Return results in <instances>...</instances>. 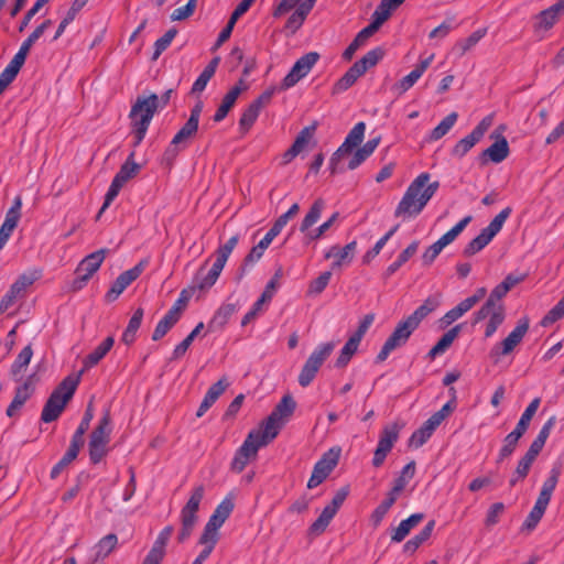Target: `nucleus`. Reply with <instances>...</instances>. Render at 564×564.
<instances>
[{"label": "nucleus", "instance_id": "nucleus-1", "mask_svg": "<svg viewBox=\"0 0 564 564\" xmlns=\"http://www.w3.org/2000/svg\"><path fill=\"white\" fill-rule=\"evenodd\" d=\"M430 178L429 173H421L411 182L394 210L395 217L414 218L421 214L440 187L437 181L429 183Z\"/></svg>", "mask_w": 564, "mask_h": 564}, {"label": "nucleus", "instance_id": "nucleus-2", "mask_svg": "<svg viewBox=\"0 0 564 564\" xmlns=\"http://www.w3.org/2000/svg\"><path fill=\"white\" fill-rule=\"evenodd\" d=\"M159 109V96L151 94L148 97L139 96L131 107L129 118L131 120V133L133 148H137L144 139L151 120Z\"/></svg>", "mask_w": 564, "mask_h": 564}, {"label": "nucleus", "instance_id": "nucleus-3", "mask_svg": "<svg viewBox=\"0 0 564 564\" xmlns=\"http://www.w3.org/2000/svg\"><path fill=\"white\" fill-rule=\"evenodd\" d=\"M78 383L79 376H67L62 380V382L53 390L44 404L41 414V420L43 422L51 423L59 417L66 404L73 398Z\"/></svg>", "mask_w": 564, "mask_h": 564}, {"label": "nucleus", "instance_id": "nucleus-4", "mask_svg": "<svg viewBox=\"0 0 564 564\" xmlns=\"http://www.w3.org/2000/svg\"><path fill=\"white\" fill-rule=\"evenodd\" d=\"M383 57V51L379 47L369 51L364 57L355 62L351 67L336 82L333 94H340L350 88L357 79L369 68L376 66Z\"/></svg>", "mask_w": 564, "mask_h": 564}, {"label": "nucleus", "instance_id": "nucleus-5", "mask_svg": "<svg viewBox=\"0 0 564 564\" xmlns=\"http://www.w3.org/2000/svg\"><path fill=\"white\" fill-rule=\"evenodd\" d=\"M296 408V402L292 395L285 394L275 405L271 414L261 425V433L267 440L273 441L284 423L292 416Z\"/></svg>", "mask_w": 564, "mask_h": 564}, {"label": "nucleus", "instance_id": "nucleus-6", "mask_svg": "<svg viewBox=\"0 0 564 564\" xmlns=\"http://www.w3.org/2000/svg\"><path fill=\"white\" fill-rule=\"evenodd\" d=\"M325 207V202L323 198H317L313 205L311 206L308 213L305 215L304 219L300 225V231L305 234V243H311L312 241L318 240L322 238L325 232L333 226V224L337 220L339 214L334 213L328 220L323 223L318 228L314 230H310L313 225L317 223L321 218L322 212Z\"/></svg>", "mask_w": 564, "mask_h": 564}, {"label": "nucleus", "instance_id": "nucleus-7", "mask_svg": "<svg viewBox=\"0 0 564 564\" xmlns=\"http://www.w3.org/2000/svg\"><path fill=\"white\" fill-rule=\"evenodd\" d=\"M111 415L106 410L89 437V458L93 464H98L107 454V445L110 442Z\"/></svg>", "mask_w": 564, "mask_h": 564}, {"label": "nucleus", "instance_id": "nucleus-8", "mask_svg": "<svg viewBox=\"0 0 564 564\" xmlns=\"http://www.w3.org/2000/svg\"><path fill=\"white\" fill-rule=\"evenodd\" d=\"M512 209L511 207L503 208L491 221L490 224L481 229L480 234L471 239L463 250L464 257H471L479 251H481L489 242L494 239V237L502 229L503 224L507 218L510 216Z\"/></svg>", "mask_w": 564, "mask_h": 564}, {"label": "nucleus", "instance_id": "nucleus-9", "mask_svg": "<svg viewBox=\"0 0 564 564\" xmlns=\"http://www.w3.org/2000/svg\"><path fill=\"white\" fill-rule=\"evenodd\" d=\"M270 442L261 431H251L236 452L231 462V469L235 473H241L247 464L257 457L259 448L268 445Z\"/></svg>", "mask_w": 564, "mask_h": 564}, {"label": "nucleus", "instance_id": "nucleus-10", "mask_svg": "<svg viewBox=\"0 0 564 564\" xmlns=\"http://www.w3.org/2000/svg\"><path fill=\"white\" fill-rule=\"evenodd\" d=\"M205 488L203 485H198L193 489V492L186 502V505L181 510V523L182 528L177 535L178 542L183 543L186 541L197 522V511L199 509V505L204 498Z\"/></svg>", "mask_w": 564, "mask_h": 564}, {"label": "nucleus", "instance_id": "nucleus-11", "mask_svg": "<svg viewBox=\"0 0 564 564\" xmlns=\"http://www.w3.org/2000/svg\"><path fill=\"white\" fill-rule=\"evenodd\" d=\"M335 346L336 344L334 341H328L318 345L313 350L299 375V384L301 387L305 388L312 383L324 361L335 349Z\"/></svg>", "mask_w": 564, "mask_h": 564}, {"label": "nucleus", "instance_id": "nucleus-12", "mask_svg": "<svg viewBox=\"0 0 564 564\" xmlns=\"http://www.w3.org/2000/svg\"><path fill=\"white\" fill-rule=\"evenodd\" d=\"M529 330V319L523 317L519 319L517 326L501 341L492 346L489 351V358L497 365L502 357L510 355L514 348L523 340Z\"/></svg>", "mask_w": 564, "mask_h": 564}, {"label": "nucleus", "instance_id": "nucleus-13", "mask_svg": "<svg viewBox=\"0 0 564 564\" xmlns=\"http://www.w3.org/2000/svg\"><path fill=\"white\" fill-rule=\"evenodd\" d=\"M108 252V249H99L86 256L79 262L76 269L77 278L73 281L72 285L74 291H79L86 285L90 278L98 271Z\"/></svg>", "mask_w": 564, "mask_h": 564}, {"label": "nucleus", "instance_id": "nucleus-14", "mask_svg": "<svg viewBox=\"0 0 564 564\" xmlns=\"http://www.w3.org/2000/svg\"><path fill=\"white\" fill-rule=\"evenodd\" d=\"M401 429L402 424H399L398 422L388 424L382 429L377 448L373 453V467L378 468L382 466L387 455L390 453L394 443L398 441Z\"/></svg>", "mask_w": 564, "mask_h": 564}, {"label": "nucleus", "instance_id": "nucleus-15", "mask_svg": "<svg viewBox=\"0 0 564 564\" xmlns=\"http://www.w3.org/2000/svg\"><path fill=\"white\" fill-rule=\"evenodd\" d=\"M494 122V115H488L474 128V130L459 140L452 149V155L458 159L465 156L478 143Z\"/></svg>", "mask_w": 564, "mask_h": 564}, {"label": "nucleus", "instance_id": "nucleus-16", "mask_svg": "<svg viewBox=\"0 0 564 564\" xmlns=\"http://www.w3.org/2000/svg\"><path fill=\"white\" fill-rule=\"evenodd\" d=\"M319 59V55L316 52H310L300 57L291 70L283 78L280 90H286L297 84L303 77H305L313 66Z\"/></svg>", "mask_w": 564, "mask_h": 564}, {"label": "nucleus", "instance_id": "nucleus-17", "mask_svg": "<svg viewBox=\"0 0 564 564\" xmlns=\"http://www.w3.org/2000/svg\"><path fill=\"white\" fill-rule=\"evenodd\" d=\"M414 330L415 329H413L406 322H400L384 341L381 350L376 357V361H384L393 350L403 347Z\"/></svg>", "mask_w": 564, "mask_h": 564}, {"label": "nucleus", "instance_id": "nucleus-18", "mask_svg": "<svg viewBox=\"0 0 564 564\" xmlns=\"http://www.w3.org/2000/svg\"><path fill=\"white\" fill-rule=\"evenodd\" d=\"M339 455V448H330L315 464L313 473L307 481V487L310 489L317 487L328 477V475L338 464Z\"/></svg>", "mask_w": 564, "mask_h": 564}, {"label": "nucleus", "instance_id": "nucleus-19", "mask_svg": "<svg viewBox=\"0 0 564 564\" xmlns=\"http://www.w3.org/2000/svg\"><path fill=\"white\" fill-rule=\"evenodd\" d=\"M276 88L271 87L267 90H264L257 99H254L247 109L242 112L240 119H239V129L247 133L250 128L256 122L257 118L259 117V113L261 109H263L265 106H268L271 102V99L275 93Z\"/></svg>", "mask_w": 564, "mask_h": 564}, {"label": "nucleus", "instance_id": "nucleus-20", "mask_svg": "<svg viewBox=\"0 0 564 564\" xmlns=\"http://www.w3.org/2000/svg\"><path fill=\"white\" fill-rule=\"evenodd\" d=\"M147 265L148 260L143 259L133 268L119 274L109 291L106 293V301L109 303L116 301L119 295L142 274Z\"/></svg>", "mask_w": 564, "mask_h": 564}, {"label": "nucleus", "instance_id": "nucleus-21", "mask_svg": "<svg viewBox=\"0 0 564 564\" xmlns=\"http://www.w3.org/2000/svg\"><path fill=\"white\" fill-rule=\"evenodd\" d=\"M505 130V126H500L497 131L491 133L490 138L495 139V142L482 151L480 154L481 163L485 164L488 161L492 163H501L505 161L510 153L509 144L507 139L501 134Z\"/></svg>", "mask_w": 564, "mask_h": 564}, {"label": "nucleus", "instance_id": "nucleus-22", "mask_svg": "<svg viewBox=\"0 0 564 564\" xmlns=\"http://www.w3.org/2000/svg\"><path fill=\"white\" fill-rule=\"evenodd\" d=\"M21 206L22 199L20 196H17L13 200V205L7 212L4 221L0 227V250L6 246L19 223L21 217Z\"/></svg>", "mask_w": 564, "mask_h": 564}, {"label": "nucleus", "instance_id": "nucleus-23", "mask_svg": "<svg viewBox=\"0 0 564 564\" xmlns=\"http://www.w3.org/2000/svg\"><path fill=\"white\" fill-rule=\"evenodd\" d=\"M564 10V1H558L557 3L551 6L550 8L541 11L539 14L534 17V32H545L553 28V25L558 20L560 14Z\"/></svg>", "mask_w": 564, "mask_h": 564}, {"label": "nucleus", "instance_id": "nucleus-24", "mask_svg": "<svg viewBox=\"0 0 564 564\" xmlns=\"http://www.w3.org/2000/svg\"><path fill=\"white\" fill-rule=\"evenodd\" d=\"M245 89H247V85H245L243 78H240L239 82L224 96L213 117L215 122H220L227 117L231 108L235 106L239 95Z\"/></svg>", "mask_w": 564, "mask_h": 564}, {"label": "nucleus", "instance_id": "nucleus-25", "mask_svg": "<svg viewBox=\"0 0 564 564\" xmlns=\"http://www.w3.org/2000/svg\"><path fill=\"white\" fill-rule=\"evenodd\" d=\"M434 58V54H431L425 59L421 61L415 68L410 72L406 76H404L402 79H400L398 83H395L392 87L393 91H395L398 95H402L405 91H408L423 75V73L426 70V68L430 66Z\"/></svg>", "mask_w": 564, "mask_h": 564}, {"label": "nucleus", "instance_id": "nucleus-26", "mask_svg": "<svg viewBox=\"0 0 564 564\" xmlns=\"http://www.w3.org/2000/svg\"><path fill=\"white\" fill-rule=\"evenodd\" d=\"M357 247L356 241L347 243L345 247L333 246L325 253V259L335 258L336 260L332 263V269L341 267L344 263H350Z\"/></svg>", "mask_w": 564, "mask_h": 564}, {"label": "nucleus", "instance_id": "nucleus-27", "mask_svg": "<svg viewBox=\"0 0 564 564\" xmlns=\"http://www.w3.org/2000/svg\"><path fill=\"white\" fill-rule=\"evenodd\" d=\"M440 305L438 296H429L422 305H420L404 322H406L413 329H416L420 323Z\"/></svg>", "mask_w": 564, "mask_h": 564}, {"label": "nucleus", "instance_id": "nucleus-28", "mask_svg": "<svg viewBox=\"0 0 564 564\" xmlns=\"http://www.w3.org/2000/svg\"><path fill=\"white\" fill-rule=\"evenodd\" d=\"M33 279L28 275H21L10 288L0 302V314L4 313L15 301V299L31 284Z\"/></svg>", "mask_w": 564, "mask_h": 564}, {"label": "nucleus", "instance_id": "nucleus-29", "mask_svg": "<svg viewBox=\"0 0 564 564\" xmlns=\"http://www.w3.org/2000/svg\"><path fill=\"white\" fill-rule=\"evenodd\" d=\"M229 386L225 378L219 379L216 383H214L206 392L197 412L196 416H203L209 408L216 402V400L225 392L226 388Z\"/></svg>", "mask_w": 564, "mask_h": 564}, {"label": "nucleus", "instance_id": "nucleus-30", "mask_svg": "<svg viewBox=\"0 0 564 564\" xmlns=\"http://www.w3.org/2000/svg\"><path fill=\"white\" fill-rule=\"evenodd\" d=\"M115 339L112 336H108L102 343H100L90 354L84 359V368L79 371L80 377L85 370L96 366L112 348Z\"/></svg>", "mask_w": 564, "mask_h": 564}, {"label": "nucleus", "instance_id": "nucleus-31", "mask_svg": "<svg viewBox=\"0 0 564 564\" xmlns=\"http://www.w3.org/2000/svg\"><path fill=\"white\" fill-rule=\"evenodd\" d=\"M440 425L431 415L420 429L413 432L409 441L410 446L417 448L424 445Z\"/></svg>", "mask_w": 564, "mask_h": 564}, {"label": "nucleus", "instance_id": "nucleus-32", "mask_svg": "<svg viewBox=\"0 0 564 564\" xmlns=\"http://www.w3.org/2000/svg\"><path fill=\"white\" fill-rule=\"evenodd\" d=\"M237 312V305L234 303L223 304L208 323L209 332L221 329L230 319V317Z\"/></svg>", "mask_w": 564, "mask_h": 564}, {"label": "nucleus", "instance_id": "nucleus-33", "mask_svg": "<svg viewBox=\"0 0 564 564\" xmlns=\"http://www.w3.org/2000/svg\"><path fill=\"white\" fill-rule=\"evenodd\" d=\"M199 123L188 120L182 126L177 133L173 137V144H180L186 149L195 139L198 132Z\"/></svg>", "mask_w": 564, "mask_h": 564}, {"label": "nucleus", "instance_id": "nucleus-34", "mask_svg": "<svg viewBox=\"0 0 564 564\" xmlns=\"http://www.w3.org/2000/svg\"><path fill=\"white\" fill-rule=\"evenodd\" d=\"M424 519L423 513H413L408 519L402 520L397 529H394L391 541L399 543L405 539L410 531L415 528Z\"/></svg>", "mask_w": 564, "mask_h": 564}, {"label": "nucleus", "instance_id": "nucleus-35", "mask_svg": "<svg viewBox=\"0 0 564 564\" xmlns=\"http://www.w3.org/2000/svg\"><path fill=\"white\" fill-rule=\"evenodd\" d=\"M420 242L417 240L412 241L398 257V259L387 267L383 272V278L387 280L391 275H393L405 262L409 261L411 257H413L417 249Z\"/></svg>", "mask_w": 564, "mask_h": 564}, {"label": "nucleus", "instance_id": "nucleus-36", "mask_svg": "<svg viewBox=\"0 0 564 564\" xmlns=\"http://www.w3.org/2000/svg\"><path fill=\"white\" fill-rule=\"evenodd\" d=\"M219 63H220V57L219 56H215L208 63V65L203 69L200 75L194 82L193 87H192V94L202 93L206 88L208 82L215 75L216 69H217Z\"/></svg>", "mask_w": 564, "mask_h": 564}, {"label": "nucleus", "instance_id": "nucleus-37", "mask_svg": "<svg viewBox=\"0 0 564 564\" xmlns=\"http://www.w3.org/2000/svg\"><path fill=\"white\" fill-rule=\"evenodd\" d=\"M462 329V325L458 324L447 330L440 339L432 347V349L429 351V356L431 358H435L436 356L443 354L449 346L453 344V341L457 338L459 332Z\"/></svg>", "mask_w": 564, "mask_h": 564}, {"label": "nucleus", "instance_id": "nucleus-38", "mask_svg": "<svg viewBox=\"0 0 564 564\" xmlns=\"http://www.w3.org/2000/svg\"><path fill=\"white\" fill-rule=\"evenodd\" d=\"M143 314H144V312L141 307L137 308L133 312V314L122 334V337H121L122 343H124L126 345H131L134 343L135 337H137V332L140 328L142 319H143Z\"/></svg>", "mask_w": 564, "mask_h": 564}, {"label": "nucleus", "instance_id": "nucleus-39", "mask_svg": "<svg viewBox=\"0 0 564 564\" xmlns=\"http://www.w3.org/2000/svg\"><path fill=\"white\" fill-rule=\"evenodd\" d=\"M435 527V520H430L426 525L414 535L412 539L406 541V543L403 545V550L406 553H414L430 536L432 535V532Z\"/></svg>", "mask_w": 564, "mask_h": 564}, {"label": "nucleus", "instance_id": "nucleus-40", "mask_svg": "<svg viewBox=\"0 0 564 564\" xmlns=\"http://www.w3.org/2000/svg\"><path fill=\"white\" fill-rule=\"evenodd\" d=\"M181 316L169 310L167 313L163 316V318L158 323L153 334L152 340L156 341L163 338L169 330L178 322Z\"/></svg>", "mask_w": 564, "mask_h": 564}, {"label": "nucleus", "instance_id": "nucleus-41", "mask_svg": "<svg viewBox=\"0 0 564 564\" xmlns=\"http://www.w3.org/2000/svg\"><path fill=\"white\" fill-rule=\"evenodd\" d=\"M337 513V510L333 508L332 506L327 505L319 517L311 524L310 527V533L313 535H319L322 534L328 524L330 523L332 519Z\"/></svg>", "mask_w": 564, "mask_h": 564}, {"label": "nucleus", "instance_id": "nucleus-42", "mask_svg": "<svg viewBox=\"0 0 564 564\" xmlns=\"http://www.w3.org/2000/svg\"><path fill=\"white\" fill-rule=\"evenodd\" d=\"M140 167L141 166L134 162V151H132L113 178L124 185L130 178L138 174Z\"/></svg>", "mask_w": 564, "mask_h": 564}, {"label": "nucleus", "instance_id": "nucleus-43", "mask_svg": "<svg viewBox=\"0 0 564 564\" xmlns=\"http://www.w3.org/2000/svg\"><path fill=\"white\" fill-rule=\"evenodd\" d=\"M488 32L487 28H481L473 32L467 39L458 41L454 51L458 52L459 56L465 55L469 50H471L482 37L486 36Z\"/></svg>", "mask_w": 564, "mask_h": 564}, {"label": "nucleus", "instance_id": "nucleus-44", "mask_svg": "<svg viewBox=\"0 0 564 564\" xmlns=\"http://www.w3.org/2000/svg\"><path fill=\"white\" fill-rule=\"evenodd\" d=\"M471 216H466L460 219L452 229L445 232L437 241H435L440 248L443 250L446 246L452 243L458 235L463 232V230L467 227V225L471 221Z\"/></svg>", "mask_w": 564, "mask_h": 564}, {"label": "nucleus", "instance_id": "nucleus-45", "mask_svg": "<svg viewBox=\"0 0 564 564\" xmlns=\"http://www.w3.org/2000/svg\"><path fill=\"white\" fill-rule=\"evenodd\" d=\"M458 115L457 112H451L447 115L432 131L430 134L431 141H437L443 138L455 124L457 121Z\"/></svg>", "mask_w": 564, "mask_h": 564}, {"label": "nucleus", "instance_id": "nucleus-46", "mask_svg": "<svg viewBox=\"0 0 564 564\" xmlns=\"http://www.w3.org/2000/svg\"><path fill=\"white\" fill-rule=\"evenodd\" d=\"M118 538L115 533L104 536L96 545V558L105 560L117 546Z\"/></svg>", "mask_w": 564, "mask_h": 564}, {"label": "nucleus", "instance_id": "nucleus-47", "mask_svg": "<svg viewBox=\"0 0 564 564\" xmlns=\"http://www.w3.org/2000/svg\"><path fill=\"white\" fill-rule=\"evenodd\" d=\"M359 344L360 343L357 339L349 337L335 361V367L345 368L357 351Z\"/></svg>", "mask_w": 564, "mask_h": 564}, {"label": "nucleus", "instance_id": "nucleus-48", "mask_svg": "<svg viewBox=\"0 0 564 564\" xmlns=\"http://www.w3.org/2000/svg\"><path fill=\"white\" fill-rule=\"evenodd\" d=\"M354 151L355 148H352L350 144L347 145V142L344 141V143L334 152L329 160L330 173L336 174L338 172H343L344 169L339 166L340 161L347 155H350Z\"/></svg>", "mask_w": 564, "mask_h": 564}, {"label": "nucleus", "instance_id": "nucleus-49", "mask_svg": "<svg viewBox=\"0 0 564 564\" xmlns=\"http://www.w3.org/2000/svg\"><path fill=\"white\" fill-rule=\"evenodd\" d=\"M540 398H534L522 413L519 422L516 425V430L524 434L530 425V422L536 413L540 405Z\"/></svg>", "mask_w": 564, "mask_h": 564}, {"label": "nucleus", "instance_id": "nucleus-50", "mask_svg": "<svg viewBox=\"0 0 564 564\" xmlns=\"http://www.w3.org/2000/svg\"><path fill=\"white\" fill-rule=\"evenodd\" d=\"M204 328V323H198L195 328L174 348L173 350V359H180L183 357L188 347L192 345L195 337L200 333V330Z\"/></svg>", "mask_w": 564, "mask_h": 564}, {"label": "nucleus", "instance_id": "nucleus-51", "mask_svg": "<svg viewBox=\"0 0 564 564\" xmlns=\"http://www.w3.org/2000/svg\"><path fill=\"white\" fill-rule=\"evenodd\" d=\"M32 356L33 350L31 345H28L20 351L15 361L11 366V373L13 377L17 378L22 372V370L30 364Z\"/></svg>", "mask_w": 564, "mask_h": 564}, {"label": "nucleus", "instance_id": "nucleus-52", "mask_svg": "<svg viewBox=\"0 0 564 564\" xmlns=\"http://www.w3.org/2000/svg\"><path fill=\"white\" fill-rule=\"evenodd\" d=\"M534 460V458L524 454V456L519 460L513 476L510 479V486H514L518 481L523 480L528 476Z\"/></svg>", "mask_w": 564, "mask_h": 564}, {"label": "nucleus", "instance_id": "nucleus-53", "mask_svg": "<svg viewBox=\"0 0 564 564\" xmlns=\"http://www.w3.org/2000/svg\"><path fill=\"white\" fill-rule=\"evenodd\" d=\"M307 14L308 12L300 6L296 8V10L290 15L285 23V30L289 32V34L293 35L302 26Z\"/></svg>", "mask_w": 564, "mask_h": 564}, {"label": "nucleus", "instance_id": "nucleus-54", "mask_svg": "<svg viewBox=\"0 0 564 564\" xmlns=\"http://www.w3.org/2000/svg\"><path fill=\"white\" fill-rule=\"evenodd\" d=\"M471 308L473 307L470 306V303L467 302L466 300H463L442 317V322L445 325H451Z\"/></svg>", "mask_w": 564, "mask_h": 564}, {"label": "nucleus", "instance_id": "nucleus-55", "mask_svg": "<svg viewBox=\"0 0 564 564\" xmlns=\"http://www.w3.org/2000/svg\"><path fill=\"white\" fill-rule=\"evenodd\" d=\"M177 30L175 28H172L165 32L163 36L158 39L154 43V52L152 59L156 61L160 55L170 46L173 39L176 36Z\"/></svg>", "mask_w": 564, "mask_h": 564}, {"label": "nucleus", "instance_id": "nucleus-56", "mask_svg": "<svg viewBox=\"0 0 564 564\" xmlns=\"http://www.w3.org/2000/svg\"><path fill=\"white\" fill-rule=\"evenodd\" d=\"M263 253L264 251L259 250L257 246H254L249 251L239 269V273L237 276L238 281H240L245 276L249 268H251L257 261H259L262 258Z\"/></svg>", "mask_w": 564, "mask_h": 564}, {"label": "nucleus", "instance_id": "nucleus-57", "mask_svg": "<svg viewBox=\"0 0 564 564\" xmlns=\"http://www.w3.org/2000/svg\"><path fill=\"white\" fill-rule=\"evenodd\" d=\"M332 278V271H325L321 273L316 279L311 281L307 290L308 295H318L321 294L329 283Z\"/></svg>", "mask_w": 564, "mask_h": 564}, {"label": "nucleus", "instance_id": "nucleus-58", "mask_svg": "<svg viewBox=\"0 0 564 564\" xmlns=\"http://www.w3.org/2000/svg\"><path fill=\"white\" fill-rule=\"evenodd\" d=\"M29 52L30 51L28 48H25L24 46L21 45L18 53L13 56V58L11 59V62L8 64V66L4 69L8 73H10L12 76L17 77L21 67L25 63Z\"/></svg>", "mask_w": 564, "mask_h": 564}, {"label": "nucleus", "instance_id": "nucleus-59", "mask_svg": "<svg viewBox=\"0 0 564 564\" xmlns=\"http://www.w3.org/2000/svg\"><path fill=\"white\" fill-rule=\"evenodd\" d=\"M204 267L199 269L194 279L193 290L198 289L200 291L210 289L217 281V276L213 275L210 271H208L205 275H203Z\"/></svg>", "mask_w": 564, "mask_h": 564}, {"label": "nucleus", "instance_id": "nucleus-60", "mask_svg": "<svg viewBox=\"0 0 564 564\" xmlns=\"http://www.w3.org/2000/svg\"><path fill=\"white\" fill-rule=\"evenodd\" d=\"M414 474L415 462L411 460L403 467L401 475L394 480L393 486H395V491L404 490L405 486L408 485V481L413 478Z\"/></svg>", "mask_w": 564, "mask_h": 564}, {"label": "nucleus", "instance_id": "nucleus-61", "mask_svg": "<svg viewBox=\"0 0 564 564\" xmlns=\"http://www.w3.org/2000/svg\"><path fill=\"white\" fill-rule=\"evenodd\" d=\"M94 419L93 401H90L86 408L84 416L74 433L73 437L84 440L85 433L88 431L91 420Z\"/></svg>", "mask_w": 564, "mask_h": 564}, {"label": "nucleus", "instance_id": "nucleus-62", "mask_svg": "<svg viewBox=\"0 0 564 564\" xmlns=\"http://www.w3.org/2000/svg\"><path fill=\"white\" fill-rule=\"evenodd\" d=\"M315 130V127H306L304 128L300 133L299 135L296 137L295 141L293 142V144L291 145V150L292 152H294L295 154H300L304 148L307 145L310 139L312 138V133L313 131Z\"/></svg>", "mask_w": 564, "mask_h": 564}, {"label": "nucleus", "instance_id": "nucleus-63", "mask_svg": "<svg viewBox=\"0 0 564 564\" xmlns=\"http://www.w3.org/2000/svg\"><path fill=\"white\" fill-rule=\"evenodd\" d=\"M365 131V122H358L357 124H355L345 139L347 145L350 144L352 148L356 149L362 142Z\"/></svg>", "mask_w": 564, "mask_h": 564}, {"label": "nucleus", "instance_id": "nucleus-64", "mask_svg": "<svg viewBox=\"0 0 564 564\" xmlns=\"http://www.w3.org/2000/svg\"><path fill=\"white\" fill-rule=\"evenodd\" d=\"M32 378L33 376H30L28 380L15 390L13 401L21 406L30 399L32 394Z\"/></svg>", "mask_w": 564, "mask_h": 564}]
</instances>
